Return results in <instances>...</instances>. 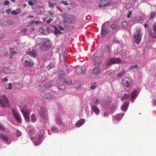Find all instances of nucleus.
Returning a JSON list of instances; mask_svg holds the SVG:
<instances>
[{
  "mask_svg": "<svg viewBox=\"0 0 156 156\" xmlns=\"http://www.w3.org/2000/svg\"><path fill=\"white\" fill-rule=\"evenodd\" d=\"M37 88L38 90L41 91V90H42L43 87L41 86H39L37 87Z\"/></svg>",
  "mask_w": 156,
  "mask_h": 156,
  "instance_id": "864d4df0",
  "label": "nucleus"
},
{
  "mask_svg": "<svg viewBox=\"0 0 156 156\" xmlns=\"http://www.w3.org/2000/svg\"><path fill=\"white\" fill-rule=\"evenodd\" d=\"M39 23V21H31L30 22V24H33V23L38 24Z\"/></svg>",
  "mask_w": 156,
  "mask_h": 156,
  "instance_id": "79ce46f5",
  "label": "nucleus"
},
{
  "mask_svg": "<svg viewBox=\"0 0 156 156\" xmlns=\"http://www.w3.org/2000/svg\"><path fill=\"white\" fill-rule=\"evenodd\" d=\"M2 80L3 82L7 81L8 80V79L6 78H4L2 79Z\"/></svg>",
  "mask_w": 156,
  "mask_h": 156,
  "instance_id": "6e6d98bb",
  "label": "nucleus"
},
{
  "mask_svg": "<svg viewBox=\"0 0 156 156\" xmlns=\"http://www.w3.org/2000/svg\"><path fill=\"white\" fill-rule=\"evenodd\" d=\"M0 139L7 141L9 140L8 137L3 133H0Z\"/></svg>",
  "mask_w": 156,
  "mask_h": 156,
  "instance_id": "412c9836",
  "label": "nucleus"
},
{
  "mask_svg": "<svg viewBox=\"0 0 156 156\" xmlns=\"http://www.w3.org/2000/svg\"><path fill=\"white\" fill-rule=\"evenodd\" d=\"M85 120L83 119H80L76 123L75 126L76 127H79L82 126L85 122Z\"/></svg>",
  "mask_w": 156,
  "mask_h": 156,
  "instance_id": "f3484780",
  "label": "nucleus"
},
{
  "mask_svg": "<svg viewBox=\"0 0 156 156\" xmlns=\"http://www.w3.org/2000/svg\"><path fill=\"white\" fill-rule=\"evenodd\" d=\"M125 71H123L122 72L120 73L117 76L118 77H120L122 76L124 74Z\"/></svg>",
  "mask_w": 156,
  "mask_h": 156,
  "instance_id": "4c0bfd02",
  "label": "nucleus"
},
{
  "mask_svg": "<svg viewBox=\"0 0 156 156\" xmlns=\"http://www.w3.org/2000/svg\"><path fill=\"white\" fill-rule=\"evenodd\" d=\"M115 75V73L114 72H111L109 74V76L111 77H113Z\"/></svg>",
  "mask_w": 156,
  "mask_h": 156,
  "instance_id": "a18cd8bd",
  "label": "nucleus"
},
{
  "mask_svg": "<svg viewBox=\"0 0 156 156\" xmlns=\"http://www.w3.org/2000/svg\"><path fill=\"white\" fill-rule=\"evenodd\" d=\"M66 86L64 84H61L59 86V89L62 90L66 88Z\"/></svg>",
  "mask_w": 156,
  "mask_h": 156,
  "instance_id": "473e14b6",
  "label": "nucleus"
},
{
  "mask_svg": "<svg viewBox=\"0 0 156 156\" xmlns=\"http://www.w3.org/2000/svg\"><path fill=\"white\" fill-rule=\"evenodd\" d=\"M55 32L56 33H61V32L59 30H58V29L56 28H55Z\"/></svg>",
  "mask_w": 156,
  "mask_h": 156,
  "instance_id": "3c124183",
  "label": "nucleus"
},
{
  "mask_svg": "<svg viewBox=\"0 0 156 156\" xmlns=\"http://www.w3.org/2000/svg\"><path fill=\"white\" fill-rule=\"evenodd\" d=\"M56 122L58 124H61L62 123V120L60 118L57 117Z\"/></svg>",
  "mask_w": 156,
  "mask_h": 156,
  "instance_id": "c756f323",
  "label": "nucleus"
},
{
  "mask_svg": "<svg viewBox=\"0 0 156 156\" xmlns=\"http://www.w3.org/2000/svg\"><path fill=\"white\" fill-rule=\"evenodd\" d=\"M122 25L124 27H126L127 25V23L125 21H123L122 23Z\"/></svg>",
  "mask_w": 156,
  "mask_h": 156,
  "instance_id": "ea45409f",
  "label": "nucleus"
},
{
  "mask_svg": "<svg viewBox=\"0 0 156 156\" xmlns=\"http://www.w3.org/2000/svg\"><path fill=\"white\" fill-rule=\"evenodd\" d=\"M142 34L140 30L136 31L133 35V39L134 42L136 44H139L141 42Z\"/></svg>",
  "mask_w": 156,
  "mask_h": 156,
  "instance_id": "20e7f679",
  "label": "nucleus"
},
{
  "mask_svg": "<svg viewBox=\"0 0 156 156\" xmlns=\"http://www.w3.org/2000/svg\"><path fill=\"white\" fill-rule=\"evenodd\" d=\"M65 73L62 71H61L59 73V79L60 80H62L65 77Z\"/></svg>",
  "mask_w": 156,
  "mask_h": 156,
  "instance_id": "393cba45",
  "label": "nucleus"
},
{
  "mask_svg": "<svg viewBox=\"0 0 156 156\" xmlns=\"http://www.w3.org/2000/svg\"><path fill=\"white\" fill-rule=\"evenodd\" d=\"M127 55V54L126 52H123L122 54V57H124L126 56Z\"/></svg>",
  "mask_w": 156,
  "mask_h": 156,
  "instance_id": "4d7b16f0",
  "label": "nucleus"
},
{
  "mask_svg": "<svg viewBox=\"0 0 156 156\" xmlns=\"http://www.w3.org/2000/svg\"><path fill=\"white\" fill-rule=\"evenodd\" d=\"M11 10V9H9L8 10H6V12L8 14H9Z\"/></svg>",
  "mask_w": 156,
  "mask_h": 156,
  "instance_id": "13d9d810",
  "label": "nucleus"
},
{
  "mask_svg": "<svg viewBox=\"0 0 156 156\" xmlns=\"http://www.w3.org/2000/svg\"><path fill=\"white\" fill-rule=\"evenodd\" d=\"M111 27L113 30H117L119 28L118 26L115 24H112L111 26Z\"/></svg>",
  "mask_w": 156,
  "mask_h": 156,
  "instance_id": "a878e982",
  "label": "nucleus"
},
{
  "mask_svg": "<svg viewBox=\"0 0 156 156\" xmlns=\"http://www.w3.org/2000/svg\"><path fill=\"white\" fill-rule=\"evenodd\" d=\"M48 3L49 4V7L51 8L53 7L54 6V5H56V4L55 3L54 4L51 2L50 1H48Z\"/></svg>",
  "mask_w": 156,
  "mask_h": 156,
  "instance_id": "2f4dec72",
  "label": "nucleus"
},
{
  "mask_svg": "<svg viewBox=\"0 0 156 156\" xmlns=\"http://www.w3.org/2000/svg\"><path fill=\"white\" fill-rule=\"evenodd\" d=\"M94 64L96 66V67L94 68L92 70V72L94 74L97 75L99 74L101 72V69L99 66L101 64V62L99 58L98 57H96L94 59Z\"/></svg>",
  "mask_w": 156,
  "mask_h": 156,
  "instance_id": "f257e3e1",
  "label": "nucleus"
},
{
  "mask_svg": "<svg viewBox=\"0 0 156 156\" xmlns=\"http://www.w3.org/2000/svg\"><path fill=\"white\" fill-rule=\"evenodd\" d=\"M53 20V19L51 18H50L49 19H48L47 21V23H51Z\"/></svg>",
  "mask_w": 156,
  "mask_h": 156,
  "instance_id": "de8ad7c7",
  "label": "nucleus"
},
{
  "mask_svg": "<svg viewBox=\"0 0 156 156\" xmlns=\"http://www.w3.org/2000/svg\"><path fill=\"white\" fill-rule=\"evenodd\" d=\"M27 29L26 28H25L23 29H22L21 30L22 32L24 34H25V33L27 31Z\"/></svg>",
  "mask_w": 156,
  "mask_h": 156,
  "instance_id": "09e8293b",
  "label": "nucleus"
},
{
  "mask_svg": "<svg viewBox=\"0 0 156 156\" xmlns=\"http://www.w3.org/2000/svg\"><path fill=\"white\" fill-rule=\"evenodd\" d=\"M61 3L62 4L65 5H68V4L67 3V1H62L61 2Z\"/></svg>",
  "mask_w": 156,
  "mask_h": 156,
  "instance_id": "37998d69",
  "label": "nucleus"
},
{
  "mask_svg": "<svg viewBox=\"0 0 156 156\" xmlns=\"http://www.w3.org/2000/svg\"><path fill=\"white\" fill-rule=\"evenodd\" d=\"M92 102L95 105H98L100 103L99 99L96 97H94L92 98Z\"/></svg>",
  "mask_w": 156,
  "mask_h": 156,
  "instance_id": "5701e85b",
  "label": "nucleus"
},
{
  "mask_svg": "<svg viewBox=\"0 0 156 156\" xmlns=\"http://www.w3.org/2000/svg\"><path fill=\"white\" fill-rule=\"evenodd\" d=\"M123 116V115L122 114H119L115 115V118L118 120H119L121 119L122 117Z\"/></svg>",
  "mask_w": 156,
  "mask_h": 156,
  "instance_id": "bb28decb",
  "label": "nucleus"
},
{
  "mask_svg": "<svg viewBox=\"0 0 156 156\" xmlns=\"http://www.w3.org/2000/svg\"><path fill=\"white\" fill-rule=\"evenodd\" d=\"M75 70L76 72L78 74L84 73L86 71V70L84 68L82 69L80 67H76L75 69Z\"/></svg>",
  "mask_w": 156,
  "mask_h": 156,
  "instance_id": "dca6fc26",
  "label": "nucleus"
},
{
  "mask_svg": "<svg viewBox=\"0 0 156 156\" xmlns=\"http://www.w3.org/2000/svg\"><path fill=\"white\" fill-rule=\"evenodd\" d=\"M92 110L97 115L99 114L100 110L99 108L96 106L93 105L91 108Z\"/></svg>",
  "mask_w": 156,
  "mask_h": 156,
  "instance_id": "2eb2a0df",
  "label": "nucleus"
},
{
  "mask_svg": "<svg viewBox=\"0 0 156 156\" xmlns=\"http://www.w3.org/2000/svg\"><path fill=\"white\" fill-rule=\"evenodd\" d=\"M96 85L91 86L90 87V89H93L95 88L96 87Z\"/></svg>",
  "mask_w": 156,
  "mask_h": 156,
  "instance_id": "bf43d9fd",
  "label": "nucleus"
},
{
  "mask_svg": "<svg viewBox=\"0 0 156 156\" xmlns=\"http://www.w3.org/2000/svg\"><path fill=\"white\" fill-rule=\"evenodd\" d=\"M128 105V103L127 102H125L122 107V110L126 111L127 109Z\"/></svg>",
  "mask_w": 156,
  "mask_h": 156,
  "instance_id": "b1692460",
  "label": "nucleus"
},
{
  "mask_svg": "<svg viewBox=\"0 0 156 156\" xmlns=\"http://www.w3.org/2000/svg\"><path fill=\"white\" fill-rule=\"evenodd\" d=\"M48 30V27L45 26L41 27L39 29L40 32L43 34H45L47 32Z\"/></svg>",
  "mask_w": 156,
  "mask_h": 156,
  "instance_id": "4468645a",
  "label": "nucleus"
},
{
  "mask_svg": "<svg viewBox=\"0 0 156 156\" xmlns=\"http://www.w3.org/2000/svg\"><path fill=\"white\" fill-rule=\"evenodd\" d=\"M28 5L30 6H32L33 5V3L32 2L29 1L28 2Z\"/></svg>",
  "mask_w": 156,
  "mask_h": 156,
  "instance_id": "603ef678",
  "label": "nucleus"
},
{
  "mask_svg": "<svg viewBox=\"0 0 156 156\" xmlns=\"http://www.w3.org/2000/svg\"><path fill=\"white\" fill-rule=\"evenodd\" d=\"M155 15V14H153L152 13L151 15L150 18L151 19L153 18V17H154Z\"/></svg>",
  "mask_w": 156,
  "mask_h": 156,
  "instance_id": "052dcab7",
  "label": "nucleus"
},
{
  "mask_svg": "<svg viewBox=\"0 0 156 156\" xmlns=\"http://www.w3.org/2000/svg\"><path fill=\"white\" fill-rule=\"evenodd\" d=\"M16 136L17 137H20L21 135V132L18 130H16Z\"/></svg>",
  "mask_w": 156,
  "mask_h": 156,
  "instance_id": "e433bc0d",
  "label": "nucleus"
},
{
  "mask_svg": "<svg viewBox=\"0 0 156 156\" xmlns=\"http://www.w3.org/2000/svg\"><path fill=\"white\" fill-rule=\"evenodd\" d=\"M25 120L27 122L29 121L30 113L26 107L22 108L21 110Z\"/></svg>",
  "mask_w": 156,
  "mask_h": 156,
  "instance_id": "1a4fd4ad",
  "label": "nucleus"
},
{
  "mask_svg": "<svg viewBox=\"0 0 156 156\" xmlns=\"http://www.w3.org/2000/svg\"><path fill=\"white\" fill-rule=\"evenodd\" d=\"M34 62L31 58L28 57L25 60L24 65L28 67H32L34 65Z\"/></svg>",
  "mask_w": 156,
  "mask_h": 156,
  "instance_id": "9b49d317",
  "label": "nucleus"
},
{
  "mask_svg": "<svg viewBox=\"0 0 156 156\" xmlns=\"http://www.w3.org/2000/svg\"><path fill=\"white\" fill-rule=\"evenodd\" d=\"M17 53V52L16 51H14L12 52H11L10 54V58H11L13 56V55Z\"/></svg>",
  "mask_w": 156,
  "mask_h": 156,
  "instance_id": "c9c22d12",
  "label": "nucleus"
},
{
  "mask_svg": "<svg viewBox=\"0 0 156 156\" xmlns=\"http://www.w3.org/2000/svg\"><path fill=\"white\" fill-rule=\"evenodd\" d=\"M144 26L145 28H146L147 27V25L146 24H144Z\"/></svg>",
  "mask_w": 156,
  "mask_h": 156,
  "instance_id": "338daca9",
  "label": "nucleus"
},
{
  "mask_svg": "<svg viewBox=\"0 0 156 156\" xmlns=\"http://www.w3.org/2000/svg\"><path fill=\"white\" fill-rule=\"evenodd\" d=\"M121 60L119 58H110L107 61L106 66L115 64H119L121 63Z\"/></svg>",
  "mask_w": 156,
  "mask_h": 156,
  "instance_id": "39448f33",
  "label": "nucleus"
},
{
  "mask_svg": "<svg viewBox=\"0 0 156 156\" xmlns=\"http://www.w3.org/2000/svg\"><path fill=\"white\" fill-rule=\"evenodd\" d=\"M104 25L103 24L101 27V34L102 37H105L107 34V30L104 28Z\"/></svg>",
  "mask_w": 156,
  "mask_h": 156,
  "instance_id": "a211bd4d",
  "label": "nucleus"
},
{
  "mask_svg": "<svg viewBox=\"0 0 156 156\" xmlns=\"http://www.w3.org/2000/svg\"><path fill=\"white\" fill-rule=\"evenodd\" d=\"M27 54L31 57L34 58L37 55L36 51L34 50L28 52Z\"/></svg>",
  "mask_w": 156,
  "mask_h": 156,
  "instance_id": "4be33fe9",
  "label": "nucleus"
},
{
  "mask_svg": "<svg viewBox=\"0 0 156 156\" xmlns=\"http://www.w3.org/2000/svg\"><path fill=\"white\" fill-rule=\"evenodd\" d=\"M48 12L50 14V15H53V13L49 11Z\"/></svg>",
  "mask_w": 156,
  "mask_h": 156,
  "instance_id": "69168bd1",
  "label": "nucleus"
},
{
  "mask_svg": "<svg viewBox=\"0 0 156 156\" xmlns=\"http://www.w3.org/2000/svg\"><path fill=\"white\" fill-rule=\"evenodd\" d=\"M132 11H130L129 12V13H128V15H127V17L128 18H130V15L132 14Z\"/></svg>",
  "mask_w": 156,
  "mask_h": 156,
  "instance_id": "5fc2aeb1",
  "label": "nucleus"
},
{
  "mask_svg": "<svg viewBox=\"0 0 156 156\" xmlns=\"http://www.w3.org/2000/svg\"><path fill=\"white\" fill-rule=\"evenodd\" d=\"M38 41L41 42L40 44V49L43 51H45L50 48L49 42L45 39L39 38L38 39Z\"/></svg>",
  "mask_w": 156,
  "mask_h": 156,
  "instance_id": "f03ea898",
  "label": "nucleus"
},
{
  "mask_svg": "<svg viewBox=\"0 0 156 156\" xmlns=\"http://www.w3.org/2000/svg\"><path fill=\"white\" fill-rule=\"evenodd\" d=\"M153 31L151 32V35L153 38H156V22L153 24Z\"/></svg>",
  "mask_w": 156,
  "mask_h": 156,
  "instance_id": "ddd939ff",
  "label": "nucleus"
},
{
  "mask_svg": "<svg viewBox=\"0 0 156 156\" xmlns=\"http://www.w3.org/2000/svg\"><path fill=\"white\" fill-rule=\"evenodd\" d=\"M52 83L51 82L46 83L44 84V87L45 88H48L52 86Z\"/></svg>",
  "mask_w": 156,
  "mask_h": 156,
  "instance_id": "cd10ccee",
  "label": "nucleus"
},
{
  "mask_svg": "<svg viewBox=\"0 0 156 156\" xmlns=\"http://www.w3.org/2000/svg\"><path fill=\"white\" fill-rule=\"evenodd\" d=\"M111 3V0H100L98 2V5L99 7H107Z\"/></svg>",
  "mask_w": 156,
  "mask_h": 156,
  "instance_id": "0eeeda50",
  "label": "nucleus"
},
{
  "mask_svg": "<svg viewBox=\"0 0 156 156\" xmlns=\"http://www.w3.org/2000/svg\"><path fill=\"white\" fill-rule=\"evenodd\" d=\"M12 83H10L9 84V87H8V89H12Z\"/></svg>",
  "mask_w": 156,
  "mask_h": 156,
  "instance_id": "49530a36",
  "label": "nucleus"
},
{
  "mask_svg": "<svg viewBox=\"0 0 156 156\" xmlns=\"http://www.w3.org/2000/svg\"><path fill=\"white\" fill-rule=\"evenodd\" d=\"M12 112L15 118L16 119L18 122H21V119L20 116V114L17 112V110L15 108H13L12 110Z\"/></svg>",
  "mask_w": 156,
  "mask_h": 156,
  "instance_id": "f8f14e48",
  "label": "nucleus"
},
{
  "mask_svg": "<svg viewBox=\"0 0 156 156\" xmlns=\"http://www.w3.org/2000/svg\"><path fill=\"white\" fill-rule=\"evenodd\" d=\"M112 45L111 44H108L107 46V52L108 53H109L111 52V47Z\"/></svg>",
  "mask_w": 156,
  "mask_h": 156,
  "instance_id": "c85d7f7f",
  "label": "nucleus"
},
{
  "mask_svg": "<svg viewBox=\"0 0 156 156\" xmlns=\"http://www.w3.org/2000/svg\"><path fill=\"white\" fill-rule=\"evenodd\" d=\"M153 104L154 105H156V100L153 102Z\"/></svg>",
  "mask_w": 156,
  "mask_h": 156,
  "instance_id": "0e129e2a",
  "label": "nucleus"
},
{
  "mask_svg": "<svg viewBox=\"0 0 156 156\" xmlns=\"http://www.w3.org/2000/svg\"><path fill=\"white\" fill-rule=\"evenodd\" d=\"M59 27L60 29L61 30L63 31L64 30V29L61 26H59Z\"/></svg>",
  "mask_w": 156,
  "mask_h": 156,
  "instance_id": "680f3d73",
  "label": "nucleus"
},
{
  "mask_svg": "<svg viewBox=\"0 0 156 156\" xmlns=\"http://www.w3.org/2000/svg\"><path fill=\"white\" fill-rule=\"evenodd\" d=\"M10 51H11V52L14 51V49L12 48H11L10 49Z\"/></svg>",
  "mask_w": 156,
  "mask_h": 156,
  "instance_id": "e2e57ef3",
  "label": "nucleus"
},
{
  "mask_svg": "<svg viewBox=\"0 0 156 156\" xmlns=\"http://www.w3.org/2000/svg\"><path fill=\"white\" fill-rule=\"evenodd\" d=\"M5 127L1 124L0 123V129L2 130H5Z\"/></svg>",
  "mask_w": 156,
  "mask_h": 156,
  "instance_id": "a19ab883",
  "label": "nucleus"
},
{
  "mask_svg": "<svg viewBox=\"0 0 156 156\" xmlns=\"http://www.w3.org/2000/svg\"><path fill=\"white\" fill-rule=\"evenodd\" d=\"M40 94L43 98L48 100L52 99L55 98L54 96L48 92H41Z\"/></svg>",
  "mask_w": 156,
  "mask_h": 156,
  "instance_id": "9d476101",
  "label": "nucleus"
},
{
  "mask_svg": "<svg viewBox=\"0 0 156 156\" xmlns=\"http://www.w3.org/2000/svg\"><path fill=\"white\" fill-rule=\"evenodd\" d=\"M40 114L41 117L43 119L46 118L47 115V111L46 110L43 111L41 110L40 112Z\"/></svg>",
  "mask_w": 156,
  "mask_h": 156,
  "instance_id": "6ab92c4d",
  "label": "nucleus"
},
{
  "mask_svg": "<svg viewBox=\"0 0 156 156\" xmlns=\"http://www.w3.org/2000/svg\"><path fill=\"white\" fill-rule=\"evenodd\" d=\"M129 95V93L126 91H121L119 94V97L122 100H125L128 98Z\"/></svg>",
  "mask_w": 156,
  "mask_h": 156,
  "instance_id": "6e6552de",
  "label": "nucleus"
},
{
  "mask_svg": "<svg viewBox=\"0 0 156 156\" xmlns=\"http://www.w3.org/2000/svg\"><path fill=\"white\" fill-rule=\"evenodd\" d=\"M54 67V64L52 63L49 64L48 65V69H50L51 68H52Z\"/></svg>",
  "mask_w": 156,
  "mask_h": 156,
  "instance_id": "58836bf2",
  "label": "nucleus"
},
{
  "mask_svg": "<svg viewBox=\"0 0 156 156\" xmlns=\"http://www.w3.org/2000/svg\"><path fill=\"white\" fill-rule=\"evenodd\" d=\"M4 3L5 5H6L9 4V2L8 0H6L5 1Z\"/></svg>",
  "mask_w": 156,
  "mask_h": 156,
  "instance_id": "8fccbe9b",
  "label": "nucleus"
},
{
  "mask_svg": "<svg viewBox=\"0 0 156 156\" xmlns=\"http://www.w3.org/2000/svg\"><path fill=\"white\" fill-rule=\"evenodd\" d=\"M26 4H24L23 5V7H24V8H25L26 7Z\"/></svg>",
  "mask_w": 156,
  "mask_h": 156,
  "instance_id": "774afa93",
  "label": "nucleus"
},
{
  "mask_svg": "<svg viewBox=\"0 0 156 156\" xmlns=\"http://www.w3.org/2000/svg\"><path fill=\"white\" fill-rule=\"evenodd\" d=\"M11 14L12 15H16L18 14V13L15 10H13L11 12Z\"/></svg>",
  "mask_w": 156,
  "mask_h": 156,
  "instance_id": "c03bdc74",
  "label": "nucleus"
},
{
  "mask_svg": "<svg viewBox=\"0 0 156 156\" xmlns=\"http://www.w3.org/2000/svg\"><path fill=\"white\" fill-rule=\"evenodd\" d=\"M133 81L132 79L128 77L124 78L121 81L122 84L126 87H130L133 84Z\"/></svg>",
  "mask_w": 156,
  "mask_h": 156,
  "instance_id": "7ed1b4c3",
  "label": "nucleus"
},
{
  "mask_svg": "<svg viewBox=\"0 0 156 156\" xmlns=\"http://www.w3.org/2000/svg\"><path fill=\"white\" fill-rule=\"evenodd\" d=\"M138 91L134 90L133 91L131 95V99L132 100L135 99L138 95Z\"/></svg>",
  "mask_w": 156,
  "mask_h": 156,
  "instance_id": "aec40b11",
  "label": "nucleus"
},
{
  "mask_svg": "<svg viewBox=\"0 0 156 156\" xmlns=\"http://www.w3.org/2000/svg\"><path fill=\"white\" fill-rule=\"evenodd\" d=\"M138 68V66L137 65H135L133 66H130L129 67V69H137Z\"/></svg>",
  "mask_w": 156,
  "mask_h": 156,
  "instance_id": "f704fd0d",
  "label": "nucleus"
},
{
  "mask_svg": "<svg viewBox=\"0 0 156 156\" xmlns=\"http://www.w3.org/2000/svg\"><path fill=\"white\" fill-rule=\"evenodd\" d=\"M64 83H66V84H67L69 85H70L72 83V81H67L65 80H64L63 82Z\"/></svg>",
  "mask_w": 156,
  "mask_h": 156,
  "instance_id": "72a5a7b5",
  "label": "nucleus"
},
{
  "mask_svg": "<svg viewBox=\"0 0 156 156\" xmlns=\"http://www.w3.org/2000/svg\"><path fill=\"white\" fill-rule=\"evenodd\" d=\"M0 105L3 107L9 105V101L5 96H3L0 97Z\"/></svg>",
  "mask_w": 156,
  "mask_h": 156,
  "instance_id": "423d86ee",
  "label": "nucleus"
},
{
  "mask_svg": "<svg viewBox=\"0 0 156 156\" xmlns=\"http://www.w3.org/2000/svg\"><path fill=\"white\" fill-rule=\"evenodd\" d=\"M31 120L33 122H35L36 121V118L34 114H32L31 117Z\"/></svg>",
  "mask_w": 156,
  "mask_h": 156,
  "instance_id": "7c9ffc66",
  "label": "nucleus"
}]
</instances>
